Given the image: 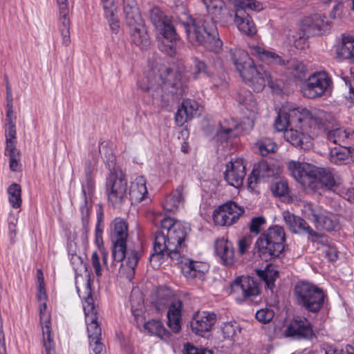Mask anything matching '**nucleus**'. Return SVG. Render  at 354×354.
Returning a JSON list of instances; mask_svg holds the SVG:
<instances>
[{
  "mask_svg": "<svg viewBox=\"0 0 354 354\" xmlns=\"http://www.w3.org/2000/svg\"><path fill=\"white\" fill-rule=\"evenodd\" d=\"M130 29V35L132 42L141 50H147L150 45V39L147 33L144 19L136 21L132 24H127Z\"/></svg>",
  "mask_w": 354,
  "mask_h": 354,
  "instance_id": "nucleus-29",
  "label": "nucleus"
},
{
  "mask_svg": "<svg viewBox=\"0 0 354 354\" xmlns=\"http://www.w3.org/2000/svg\"><path fill=\"white\" fill-rule=\"evenodd\" d=\"M143 328L150 335H156L160 339L167 338L169 336V332L159 319L149 320L144 324Z\"/></svg>",
  "mask_w": 354,
  "mask_h": 354,
  "instance_id": "nucleus-40",
  "label": "nucleus"
},
{
  "mask_svg": "<svg viewBox=\"0 0 354 354\" xmlns=\"http://www.w3.org/2000/svg\"><path fill=\"white\" fill-rule=\"evenodd\" d=\"M40 308V323L41 324L43 345L45 348V354H55L54 343L51 339L50 319L48 315L43 313V310L46 309V305L42 304Z\"/></svg>",
  "mask_w": 354,
  "mask_h": 354,
  "instance_id": "nucleus-33",
  "label": "nucleus"
},
{
  "mask_svg": "<svg viewBox=\"0 0 354 354\" xmlns=\"http://www.w3.org/2000/svg\"><path fill=\"white\" fill-rule=\"evenodd\" d=\"M160 75L144 76L138 81V86L144 92L156 90L160 85L168 91L176 98H178L186 92V87L181 82V75L165 66L159 68Z\"/></svg>",
  "mask_w": 354,
  "mask_h": 354,
  "instance_id": "nucleus-5",
  "label": "nucleus"
},
{
  "mask_svg": "<svg viewBox=\"0 0 354 354\" xmlns=\"http://www.w3.org/2000/svg\"><path fill=\"white\" fill-rule=\"evenodd\" d=\"M326 354H354V347L347 345L345 350L330 348L326 351Z\"/></svg>",
  "mask_w": 354,
  "mask_h": 354,
  "instance_id": "nucleus-64",
  "label": "nucleus"
},
{
  "mask_svg": "<svg viewBox=\"0 0 354 354\" xmlns=\"http://www.w3.org/2000/svg\"><path fill=\"white\" fill-rule=\"evenodd\" d=\"M147 195L145 179L142 176H138L131 183L129 190L128 189V199L131 203H140L146 198Z\"/></svg>",
  "mask_w": 354,
  "mask_h": 354,
  "instance_id": "nucleus-35",
  "label": "nucleus"
},
{
  "mask_svg": "<svg viewBox=\"0 0 354 354\" xmlns=\"http://www.w3.org/2000/svg\"><path fill=\"white\" fill-rule=\"evenodd\" d=\"M257 274L259 278L264 281L266 288L272 290L274 287V282L279 277L278 271L267 267L263 270H259Z\"/></svg>",
  "mask_w": 354,
  "mask_h": 354,
  "instance_id": "nucleus-44",
  "label": "nucleus"
},
{
  "mask_svg": "<svg viewBox=\"0 0 354 354\" xmlns=\"http://www.w3.org/2000/svg\"><path fill=\"white\" fill-rule=\"evenodd\" d=\"M234 24L239 30L248 37H252L257 32V27L247 10L259 12L263 10L262 4L257 0H234Z\"/></svg>",
  "mask_w": 354,
  "mask_h": 354,
  "instance_id": "nucleus-11",
  "label": "nucleus"
},
{
  "mask_svg": "<svg viewBox=\"0 0 354 354\" xmlns=\"http://www.w3.org/2000/svg\"><path fill=\"white\" fill-rule=\"evenodd\" d=\"M332 84L331 78L326 72H317L308 77L301 91L304 97L315 99L324 95Z\"/></svg>",
  "mask_w": 354,
  "mask_h": 354,
  "instance_id": "nucleus-14",
  "label": "nucleus"
},
{
  "mask_svg": "<svg viewBox=\"0 0 354 354\" xmlns=\"http://www.w3.org/2000/svg\"><path fill=\"white\" fill-rule=\"evenodd\" d=\"M288 126H291L288 120V115H286L283 111L280 110L274 122L275 129L277 131H285L288 129Z\"/></svg>",
  "mask_w": 354,
  "mask_h": 354,
  "instance_id": "nucleus-55",
  "label": "nucleus"
},
{
  "mask_svg": "<svg viewBox=\"0 0 354 354\" xmlns=\"http://www.w3.org/2000/svg\"><path fill=\"white\" fill-rule=\"evenodd\" d=\"M128 225L120 218H116L112 223L111 240L113 245L112 257L113 261L120 263V267L126 266L133 274L138 262L142 257L141 250L127 248Z\"/></svg>",
  "mask_w": 354,
  "mask_h": 354,
  "instance_id": "nucleus-3",
  "label": "nucleus"
},
{
  "mask_svg": "<svg viewBox=\"0 0 354 354\" xmlns=\"http://www.w3.org/2000/svg\"><path fill=\"white\" fill-rule=\"evenodd\" d=\"M103 225L101 221L98 218L97 222L95 225V243L98 248H100L103 245L102 233H103Z\"/></svg>",
  "mask_w": 354,
  "mask_h": 354,
  "instance_id": "nucleus-62",
  "label": "nucleus"
},
{
  "mask_svg": "<svg viewBox=\"0 0 354 354\" xmlns=\"http://www.w3.org/2000/svg\"><path fill=\"white\" fill-rule=\"evenodd\" d=\"M335 52L338 58L354 62V39L351 37H343Z\"/></svg>",
  "mask_w": 354,
  "mask_h": 354,
  "instance_id": "nucleus-38",
  "label": "nucleus"
},
{
  "mask_svg": "<svg viewBox=\"0 0 354 354\" xmlns=\"http://www.w3.org/2000/svg\"><path fill=\"white\" fill-rule=\"evenodd\" d=\"M251 53L261 62L269 65L285 66L286 62L273 51L266 50L258 46L251 47Z\"/></svg>",
  "mask_w": 354,
  "mask_h": 354,
  "instance_id": "nucleus-34",
  "label": "nucleus"
},
{
  "mask_svg": "<svg viewBox=\"0 0 354 354\" xmlns=\"http://www.w3.org/2000/svg\"><path fill=\"white\" fill-rule=\"evenodd\" d=\"M216 322V315L207 311L197 312L194 314L190 326L195 334L203 336L204 333L209 332Z\"/></svg>",
  "mask_w": 354,
  "mask_h": 354,
  "instance_id": "nucleus-23",
  "label": "nucleus"
},
{
  "mask_svg": "<svg viewBox=\"0 0 354 354\" xmlns=\"http://www.w3.org/2000/svg\"><path fill=\"white\" fill-rule=\"evenodd\" d=\"M301 131L290 128L284 132L286 140L293 146L299 147L304 150L309 149L312 145V137L308 132H304V129L300 128Z\"/></svg>",
  "mask_w": 354,
  "mask_h": 354,
  "instance_id": "nucleus-30",
  "label": "nucleus"
},
{
  "mask_svg": "<svg viewBox=\"0 0 354 354\" xmlns=\"http://www.w3.org/2000/svg\"><path fill=\"white\" fill-rule=\"evenodd\" d=\"M187 121H189L188 116L186 113V111H185L183 104L182 103L181 106L178 108L177 112L176 113L175 122L177 125L183 126Z\"/></svg>",
  "mask_w": 354,
  "mask_h": 354,
  "instance_id": "nucleus-61",
  "label": "nucleus"
},
{
  "mask_svg": "<svg viewBox=\"0 0 354 354\" xmlns=\"http://www.w3.org/2000/svg\"><path fill=\"white\" fill-rule=\"evenodd\" d=\"M81 212V219L82 224V234L85 239H88L89 232L88 223L91 208L86 207H80Z\"/></svg>",
  "mask_w": 354,
  "mask_h": 354,
  "instance_id": "nucleus-54",
  "label": "nucleus"
},
{
  "mask_svg": "<svg viewBox=\"0 0 354 354\" xmlns=\"http://www.w3.org/2000/svg\"><path fill=\"white\" fill-rule=\"evenodd\" d=\"M326 17L321 14H314L303 19L299 38L310 37L322 35L329 29V24Z\"/></svg>",
  "mask_w": 354,
  "mask_h": 354,
  "instance_id": "nucleus-19",
  "label": "nucleus"
},
{
  "mask_svg": "<svg viewBox=\"0 0 354 354\" xmlns=\"http://www.w3.org/2000/svg\"><path fill=\"white\" fill-rule=\"evenodd\" d=\"M285 335L295 339H312L315 337L310 321L301 317H295L291 320L287 326Z\"/></svg>",
  "mask_w": 354,
  "mask_h": 354,
  "instance_id": "nucleus-20",
  "label": "nucleus"
},
{
  "mask_svg": "<svg viewBox=\"0 0 354 354\" xmlns=\"http://www.w3.org/2000/svg\"><path fill=\"white\" fill-rule=\"evenodd\" d=\"M244 212V209L235 202L228 201L215 209L212 216L216 225L230 226L236 223Z\"/></svg>",
  "mask_w": 354,
  "mask_h": 354,
  "instance_id": "nucleus-17",
  "label": "nucleus"
},
{
  "mask_svg": "<svg viewBox=\"0 0 354 354\" xmlns=\"http://www.w3.org/2000/svg\"><path fill=\"white\" fill-rule=\"evenodd\" d=\"M279 173V167L267 160H261L254 165L251 175L248 177L249 187L254 189V185L266 178L274 176Z\"/></svg>",
  "mask_w": 354,
  "mask_h": 354,
  "instance_id": "nucleus-21",
  "label": "nucleus"
},
{
  "mask_svg": "<svg viewBox=\"0 0 354 354\" xmlns=\"http://www.w3.org/2000/svg\"><path fill=\"white\" fill-rule=\"evenodd\" d=\"M156 223L160 224V229L156 231L154 237L162 238L164 242L162 243L167 247V251L174 258L179 259L187 248L185 240L190 231L189 225L171 217L156 218Z\"/></svg>",
  "mask_w": 354,
  "mask_h": 354,
  "instance_id": "nucleus-4",
  "label": "nucleus"
},
{
  "mask_svg": "<svg viewBox=\"0 0 354 354\" xmlns=\"http://www.w3.org/2000/svg\"><path fill=\"white\" fill-rule=\"evenodd\" d=\"M252 242V238L250 235L243 236L238 241V253L240 255H243L246 253L248 250L250 248Z\"/></svg>",
  "mask_w": 354,
  "mask_h": 354,
  "instance_id": "nucleus-58",
  "label": "nucleus"
},
{
  "mask_svg": "<svg viewBox=\"0 0 354 354\" xmlns=\"http://www.w3.org/2000/svg\"><path fill=\"white\" fill-rule=\"evenodd\" d=\"M225 6L223 0H213L207 10L212 17L203 15L189 17L188 21L179 23L177 26L184 29L188 41L192 45H201L207 50L217 53L223 46V41L218 37L214 21L221 19Z\"/></svg>",
  "mask_w": 354,
  "mask_h": 354,
  "instance_id": "nucleus-1",
  "label": "nucleus"
},
{
  "mask_svg": "<svg viewBox=\"0 0 354 354\" xmlns=\"http://www.w3.org/2000/svg\"><path fill=\"white\" fill-rule=\"evenodd\" d=\"M297 303L307 311L317 313L323 307L326 297L324 290L306 281H299L293 290Z\"/></svg>",
  "mask_w": 354,
  "mask_h": 354,
  "instance_id": "nucleus-9",
  "label": "nucleus"
},
{
  "mask_svg": "<svg viewBox=\"0 0 354 354\" xmlns=\"http://www.w3.org/2000/svg\"><path fill=\"white\" fill-rule=\"evenodd\" d=\"M9 202L13 208H18L21 205V189L19 185L13 183L8 189Z\"/></svg>",
  "mask_w": 354,
  "mask_h": 354,
  "instance_id": "nucleus-48",
  "label": "nucleus"
},
{
  "mask_svg": "<svg viewBox=\"0 0 354 354\" xmlns=\"http://www.w3.org/2000/svg\"><path fill=\"white\" fill-rule=\"evenodd\" d=\"M58 8L59 30L62 36V42L65 46H68L70 40V8L68 0H56Z\"/></svg>",
  "mask_w": 354,
  "mask_h": 354,
  "instance_id": "nucleus-27",
  "label": "nucleus"
},
{
  "mask_svg": "<svg viewBox=\"0 0 354 354\" xmlns=\"http://www.w3.org/2000/svg\"><path fill=\"white\" fill-rule=\"evenodd\" d=\"M122 9L126 25L143 19L136 0H122Z\"/></svg>",
  "mask_w": 354,
  "mask_h": 354,
  "instance_id": "nucleus-37",
  "label": "nucleus"
},
{
  "mask_svg": "<svg viewBox=\"0 0 354 354\" xmlns=\"http://www.w3.org/2000/svg\"><path fill=\"white\" fill-rule=\"evenodd\" d=\"M285 242L283 228L279 225H272L258 237L255 248L262 260L269 261L280 257L284 251Z\"/></svg>",
  "mask_w": 354,
  "mask_h": 354,
  "instance_id": "nucleus-7",
  "label": "nucleus"
},
{
  "mask_svg": "<svg viewBox=\"0 0 354 354\" xmlns=\"http://www.w3.org/2000/svg\"><path fill=\"white\" fill-rule=\"evenodd\" d=\"M192 60V74L194 79H198L201 74H203L204 76L210 77V74L207 70V66L204 62L201 61L196 57L193 58Z\"/></svg>",
  "mask_w": 354,
  "mask_h": 354,
  "instance_id": "nucleus-51",
  "label": "nucleus"
},
{
  "mask_svg": "<svg viewBox=\"0 0 354 354\" xmlns=\"http://www.w3.org/2000/svg\"><path fill=\"white\" fill-rule=\"evenodd\" d=\"M102 158L109 173L122 171L121 168L116 164V157L111 147L105 146L103 147Z\"/></svg>",
  "mask_w": 354,
  "mask_h": 354,
  "instance_id": "nucleus-45",
  "label": "nucleus"
},
{
  "mask_svg": "<svg viewBox=\"0 0 354 354\" xmlns=\"http://www.w3.org/2000/svg\"><path fill=\"white\" fill-rule=\"evenodd\" d=\"M105 189L108 201L119 207L128 199V185L122 171L109 173L106 179Z\"/></svg>",
  "mask_w": 354,
  "mask_h": 354,
  "instance_id": "nucleus-12",
  "label": "nucleus"
},
{
  "mask_svg": "<svg viewBox=\"0 0 354 354\" xmlns=\"http://www.w3.org/2000/svg\"><path fill=\"white\" fill-rule=\"evenodd\" d=\"M353 135V132L350 129L346 130L342 128H337L327 133V139L330 142L340 146L345 143V140Z\"/></svg>",
  "mask_w": 354,
  "mask_h": 354,
  "instance_id": "nucleus-43",
  "label": "nucleus"
},
{
  "mask_svg": "<svg viewBox=\"0 0 354 354\" xmlns=\"http://www.w3.org/2000/svg\"><path fill=\"white\" fill-rule=\"evenodd\" d=\"M81 185L82 202L80 207L92 208V198L95 190V178L84 176Z\"/></svg>",
  "mask_w": 354,
  "mask_h": 354,
  "instance_id": "nucleus-36",
  "label": "nucleus"
},
{
  "mask_svg": "<svg viewBox=\"0 0 354 354\" xmlns=\"http://www.w3.org/2000/svg\"><path fill=\"white\" fill-rule=\"evenodd\" d=\"M185 354H212V351L202 347H196L194 345L187 343L184 345Z\"/></svg>",
  "mask_w": 354,
  "mask_h": 354,
  "instance_id": "nucleus-59",
  "label": "nucleus"
},
{
  "mask_svg": "<svg viewBox=\"0 0 354 354\" xmlns=\"http://www.w3.org/2000/svg\"><path fill=\"white\" fill-rule=\"evenodd\" d=\"M288 169L295 180L304 185H310L317 180L327 189L337 185L334 174L325 168L292 160L288 162Z\"/></svg>",
  "mask_w": 354,
  "mask_h": 354,
  "instance_id": "nucleus-6",
  "label": "nucleus"
},
{
  "mask_svg": "<svg viewBox=\"0 0 354 354\" xmlns=\"http://www.w3.org/2000/svg\"><path fill=\"white\" fill-rule=\"evenodd\" d=\"M231 293L239 303L252 301L260 293L259 284L250 276H241L231 283Z\"/></svg>",
  "mask_w": 354,
  "mask_h": 354,
  "instance_id": "nucleus-15",
  "label": "nucleus"
},
{
  "mask_svg": "<svg viewBox=\"0 0 354 354\" xmlns=\"http://www.w3.org/2000/svg\"><path fill=\"white\" fill-rule=\"evenodd\" d=\"M97 162V157L91 153L88 159L85 162L84 176L95 178Z\"/></svg>",
  "mask_w": 354,
  "mask_h": 354,
  "instance_id": "nucleus-50",
  "label": "nucleus"
},
{
  "mask_svg": "<svg viewBox=\"0 0 354 354\" xmlns=\"http://www.w3.org/2000/svg\"><path fill=\"white\" fill-rule=\"evenodd\" d=\"M230 58L243 81L254 92L262 91L268 84L274 86V77L262 65H255L248 53L241 49L230 50Z\"/></svg>",
  "mask_w": 354,
  "mask_h": 354,
  "instance_id": "nucleus-2",
  "label": "nucleus"
},
{
  "mask_svg": "<svg viewBox=\"0 0 354 354\" xmlns=\"http://www.w3.org/2000/svg\"><path fill=\"white\" fill-rule=\"evenodd\" d=\"M173 263L180 266L182 272L187 279H201L205 271V264L187 258L183 253L180 254L178 260H174Z\"/></svg>",
  "mask_w": 354,
  "mask_h": 354,
  "instance_id": "nucleus-26",
  "label": "nucleus"
},
{
  "mask_svg": "<svg viewBox=\"0 0 354 354\" xmlns=\"http://www.w3.org/2000/svg\"><path fill=\"white\" fill-rule=\"evenodd\" d=\"M187 193V189L185 185L178 186L176 189L165 197L162 203L163 209L167 212H172L183 207Z\"/></svg>",
  "mask_w": 354,
  "mask_h": 354,
  "instance_id": "nucleus-32",
  "label": "nucleus"
},
{
  "mask_svg": "<svg viewBox=\"0 0 354 354\" xmlns=\"http://www.w3.org/2000/svg\"><path fill=\"white\" fill-rule=\"evenodd\" d=\"M90 340V346L93 351V354H104V351L105 350V347L104 344L100 342V339H96L92 341Z\"/></svg>",
  "mask_w": 354,
  "mask_h": 354,
  "instance_id": "nucleus-63",
  "label": "nucleus"
},
{
  "mask_svg": "<svg viewBox=\"0 0 354 354\" xmlns=\"http://www.w3.org/2000/svg\"><path fill=\"white\" fill-rule=\"evenodd\" d=\"M149 17L153 25L162 35V39L158 44L159 49L170 56L174 55L180 38L171 18L157 6L150 10Z\"/></svg>",
  "mask_w": 354,
  "mask_h": 354,
  "instance_id": "nucleus-8",
  "label": "nucleus"
},
{
  "mask_svg": "<svg viewBox=\"0 0 354 354\" xmlns=\"http://www.w3.org/2000/svg\"><path fill=\"white\" fill-rule=\"evenodd\" d=\"M266 220L263 216L252 218L249 226L250 232L251 233L258 234L261 231V227L266 223Z\"/></svg>",
  "mask_w": 354,
  "mask_h": 354,
  "instance_id": "nucleus-57",
  "label": "nucleus"
},
{
  "mask_svg": "<svg viewBox=\"0 0 354 354\" xmlns=\"http://www.w3.org/2000/svg\"><path fill=\"white\" fill-rule=\"evenodd\" d=\"M349 147L340 145L331 148L329 153V160L331 163L337 165L348 164Z\"/></svg>",
  "mask_w": 354,
  "mask_h": 354,
  "instance_id": "nucleus-41",
  "label": "nucleus"
},
{
  "mask_svg": "<svg viewBox=\"0 0 354 354\" xmlns=\"http://www.w3.org/2000/svg\"><path fill=\"white\" fill-rule=\"evenodd\" d=\"M104 12V17L109 21L111 31L117 34L120 30V22L115 15L116 8L114 5V0H101Z\"/></svg>",
  "mask_w": 354,
  "mask_h": 354,
  "instance_id": "nucleus-39",
  "label": "nucleus"
},
{
  "mask_svg": "<svg viewBox=\"0 0 354 354\" xmlns=\"http://www.w3.org/2000/svg\"><path fill=\"white\" fill-rule=\"evenodd\" d=\"M305 212L308 218L312 221L317 228L320 227L327 232L338 231L340 229L338 216L317 205L308 204L305 207Z\"/></svg>",
  "mask_w": 354,
  "mask_h": 354,
  "instance_id": "nucleus-13",
  "label": "nucleus"
},
{
  "mask_svg": "<svg viewBox=\"0 0 354 354\" xmlns=\"http://www.w3.org/2000/svg\"><path fill=\"white\" fill-rule=\"evenodd\" d=\"M88 295L83 303V308L85 314V321L87 325V332L89 339L93 341L100 339L101 328L97 321L99 308L95 304L94 299L91 292L90 284L87 283Z\"/></svg>",
  "mask_w": 354,
  "mask_h": 354,
  "instance_id": "nucleus-16",
  "label": "nucleus"
},
{
  "mask_svg": "<svg viewBox=\"0 0 354 354\" xmlns=\"http://www.w3.org/2000/svg\"><path fill=\"white\" fill-rule=\"evenodd\" d=\"M283 219L290 231L295 234H306L310 236L319 238L320 234L314 231L308 223L301 217L296 216L290 212L283 213Z\"/></svg>",
  "mask_w": 354,
  "mask_h": 354,
  "instance_id": "nucleus-24",
  "label": "nucleus"
},
{
  "mask_svg": "<svg viewBox=\"0 0 354 354\" xmlns=\"http://www.w3.org/2000/svg\"><path fill=\"white\" fill-rule=\"evenodd\" d=\"M237 101L250 112L257 111V102L253 94L248 91H243L239 93Z\"/></svg>",
  "mask_w": 354,
  "mask_h": 354,
  "instance_id": "nucleus-46",
  "label": "nucleus"
},
{
  "mask_svg": "<svg viewBox=\"0 0 354 354\" xmlns=\"http://www.w3.org/2000/svg\"><path fill=\"white\" fill-rule=\"evenodd\" d=\"M162 238L156 239L154 237L153 253L149 257V263L153 269H158L161 264L170 260L172 263L174 260H178L174 258L171 252L167 251V247L162 245L164 243Z\"/></svg>",
  "mask_w": 354,
  "mask_h": 354,
  "instance_id": "nucleus-28",
  "label": "nucleus"
},
{
  "mask_svg": "<svg viewBox=\"0 0 354 354\" xmlns=\"http://www.w3.org/2000/svg\"><path fill=\"white\" fill-rule=\"evenodd\" d=\"M216 255L225 266H232L236 261L233 243L224 238L217 239L214 242Z\"/></svg>",
  "mask_w": 354,
  "mask_h": 354,
  "instance_id": "nucleus-25",
  "label": "nucleus"
},
{
  "mask_svg": "<svg viewBox=\"0 0 354 354\" xmlns=\"http://www.w3.org/2000/svg\"><path fill=\"white\" fill-rule=\"evenodd\" d=\"M270 189L275 196H286L289 192L288 182L283 179L277 180L271 184Z\"/></svg>",
  "mask_w": 354,
  "mask_h": 354,
  "instance_id": "nucleus-53",
  "label": "nucleus"
},
{
  "mask_svg": "<svg viewBox=\"0 0 354 354\" xmlns=\"http://www.w3.org/2000/svg\"><path fill=\"white\" fill-rule=\"evenodd\" d=\"M274 315V313L273 310L269 308H263L257 310L255 317L259 322L267 324L273 319Z\"/></svg>",
  "mask_w": 354,
  "mask_h": 354,
  "instance_id": "nucleus-56",
  "label": "nucleus"
},
{
  "mask_svg": "<svg viewBox=\"0 0 354 354\" xmlns=\"http://www.w3.org/2000/svg\"><path fill=\"white\" fill-rule=\"evenodd\" d=\"M257 146L263 156L274 153L277 149V145L270 138H263L257 142Z\"/></svg>",
  "mask_w": 354,
  "mask_h": 354,
  "instance_id": "nucleus-49",
  "label": "nucleus"
},
{
  "mask_svg": "<svg viewBox=\"0 0 354 354\" xmlns=\"http://www.w3.org/2000/svg\"><path fill=\"white\" fill-rule=\"evenodd\" d=\"M176 298H173L170 296L165 295L161 296L160 295L157 299L156 302V308L158 312L162 311L164 309L168 308L169 306V303L171 301V299H175Z\"/></svg>",
  "mask_w": 354,
  "mask_h": 354,
  "instance_id": "nucleus-60",
  "label": "nucleus"
},
{
  "mask_svg": "<svg viewBox=\"0 0 354 354\" xmlns=\"http://www.w3.org/2000/svg\"><path fill=\"white\" fill-rule=\"evenodd\" d=\"M284 113L288 115L290 125L297 128H303L305 124H309L315 129L326 130L332 118L330 113L323 110L315 109L310 111L304 107L291 109L288 112L284 111Z\"/></svg>",
  "mask_w": 354,
  "mask_h": 354,
  "instance_id": "nucleus-10",
  "label": "nucleus"
},
{
  "mask_svg": "<svg viewBox=\"0 0 354 354\" xmlns=\"http://www.w3.org/2000/svg\"><path fill=\"white\" fill-rule=\"evenodd\" d=\"M221 331L224 339L232 340L241 332L239 324L235 321L227 322L221 326Z\"/></svg>",
  "mask_w": 354,
  "mask_h": 354,
  "instance_id": "nucleus-47",
  "label": "nucleus"
},
{
  "mask_svg": "<svg viewBox=\"0 0 354 354\" xmlns=\"http://www.w3.org/2000/svg\"><path fill=\"white\" fill-rule=\"evenodd\" d=\"M167 308V325L174 333H177L181 328L183 301L178 299H171Z\"/></svg>",
  "mask_w": 354,
  "mask_h": 354,
  "instance_id": "nucleus-31",
  "label": "nucleus"
},
{
  "mask_svg": "<svg viewBox=\"0 0 354 354\" xmlns=\"http://www.w3.org/2000/svg\"><path fill=\"white\" fill-rule=\"evenodd\" d=\"M245 176V167L242 159L231 160L226 165L224 178L228 185L239 187L243 184Z\"/></svg>",
  "mask_w": 354,
  "mask_h": 354,
  "instance_id": "nucleus-22",
  "label": "nucleus"
},
{
  "mask_svg": "<svg viewBox=\"0 0 354 354\" xmlns=\"http://www.w3.org/2000/svg\"><path fill=\"white\" fill-rule=\"evenodd\" d=\"M241 131L239 122L233 118H226L220 121L213 136V140L226 146L232 144V140L237 138Z\"/></svg>",
  "mask_w": 354,
  "mask_h": 354,
  "instance_id": "nucleus-18",
  "label": "nucleus"
},
{
  "mask_svg": "<svg viewBox=\"0 0 354 354\" xmlns=\"http://www.w3.org/2000/svg\"><path fill=\"white\" fill-rule=\"evenodd\" d=\"M182 103L185 111H186L189 120L192 119L194 117L198 116L200 115L199 105L195 100L185 99Z\"/></svg>",
  "mask_w": 354,
  "mask_h": 354,
  "instance_id": "nucleus-52",
  "label": "nucleus"
},
{
  "mask_svg": "<svg viewBox=\"0 0 354 354\" xmlns=\"http://www.w3.org/2000/svg\"><path fill=\"white\" fill-rule=\"evenodd\" d=\"M5 155L9 156V167L10 170H18L20 160V151L16 149V140H6Z\"/></svg>",
  "mask_w": 354,
  "mask_h": 354,
  "instance_id": "nucleus-42",
  "label": "nucleus"
}]
</instances>
